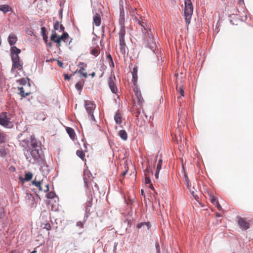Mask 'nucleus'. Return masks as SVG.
Instances as JSON below:
<instances>
[{"mask_svg":"<svg viewBox=\"0 0 253 253\" xmlns=\"http://www.w3.org/2000/svg\"><path fill=\"white\" fill-rule=\"evenodd\" d=\"M60 25L59 24V22L58 21L56 22L54 25V29L55 30H58L60 27Z\"/></svg>","mask_w":253,"mask_h":253,"instance_id":"e433bc0d","label":"nucleus"},{"mask_svg":"<svg viewBox=\"0 0 253 253\" xmlns=\"http://www.w3.org/2000/svg\"><path fill=\"white\" fill-rule=\"evenodd\" d=\"M21 52V50L15 46H12L10 48V55L12 62L18 61L20 60L19 54Z\"/></svg>","mask_w":253,"mask_h":253,"instance_id":"6e6552de","label":"nucleus"},{"mask_svg":"<svg viewBox=\"0 0 253 253\" xmlns=\"http://www.w3.org/2000/svg\"><path fill=\"white\" fill-rule=\"evenodd\" d=\"M184 4L185 20L186 24L189 25L193 12V6L191 0H185Z\"/></svg>","mask_w":253,"mask_h":253,"instance_id":"f03ea898","label":"nucleus"},{"mask_svg":"<svg viewBox=\"0 0 253 253\" xmlns=\"http://www.w3.org/2000/svg\"><path fill=\"white\" fill-rule=\"evenodd\" d=\"M251 28L253 30V27H251Z\"/></svg>","mask_w":253,"mask_h":253,"instance_id":"69168bd1","label":"nucleus"},{"mask_svg":"<svg viewBox=\"0 0 253 253\" xmlns=\"http://www.w3.org/2000/svg\"><path fill=\"white\" fill-rule=\"evenodd\" d=\"M149 187L152 190H154V187L153 186V185L151 183L150 184Z\"/></svg>","mask_w":253,"mask_h":253,"instance_id":"09e8293b","label":"nucleus"},{"mask_svg":"<svg viewBox=\"0 0 253 253\" xmlns=\"http://www.w3.org/2000/svg\"><path fill=\"white\" fill-rule=\"evenodd\" d=\"M127 8L129 10V14L132 17H136L137 12H136V8L135 7H132L130 5H128Z\"/></svg>","mask_w":253,"mask_h":253,"instance_id":"aec40b11","label":"nucleus"},{"mask_svg":"<svg viewBox=\"0 0 253 253\" xmlns=\"http://www.w3.org/2000/svg\"><path fill=\"white\" fill-rule=\"evenodd\" d=\"M64 79L65 80H70L71 79V77L69 76L68 74H64Z\"/></svg>","mask_w":253,"mask_h":253,"instance_id":"37998d69","label":"nucleus"},{"mask_svg":"<svg viewBox=\"0 0 253 253\" xmlns=\"http://www.w3.org/2000/svg\"><path fill=\"white\" fill-rule=\"evenodd\" d=\"M33 177V174L30 172H27L25 173V180L26 181H29Z\"/></svg>","mask_w":253,"mask_h":253,"instance_id":"bb28decb","label":"nucleus"},{"mask_svg":"<svg viewBox=\"0 0 253 253\" xmlns=\"http://www.w3.org/2000/svg\"><path fill=\"white\" fill-rule=\"evenodd\" d=\"M76 225L77 226L80 227L81 228H83L84 225V223L82 222L81 221H78L77 222Z\"/></svg>","mask_w":253,"mask_h":253,"instance_id":"4c0bfd02","label":"nucleus"},{"mask_svg":"<svg viewBox=\"0 0 253 253\" xmlns=\"http://www.w3.org/2000/svg\"><path fill=\"white\" fill-rule=\"evenodd\" d=\"M55 196H56V194L54 192H49L46 195V197L48 199H52L54 197H55Z\"/></svg>","mask_w":253,"mask_h":253,"instance_id":"473e14b6","label":"nucleus"},{"mask_svg":"<svg viewBox=\"0 0 253 253\" xmlns=\"http://www.w3.org/2000/svg\"><path fill=\"white\" fill-rule=\"evenodd\" d=\"M155 246H156V250H157V252L158 253H160V246H159V244L158 242H156V244H155Z\"/></svg>","mask_w":253,"mask_h":253,"instance_id":"58836bf2","label":"nucleus"},{"mask_svg":"<svg viewBox=\"0 0 253 253\" xmlns=\"http://www.w3.org/2000/svg\"><path fill=\"white\" fill-rule=\"evenodd\" d=\"M49 44V46H51L52 44H51V43H50Z\"/></svg>","mask_w":253,"mask_h":253,"instance_id":"0e129e2a","label":"nucleus"},{"mask_svg":"<svg viewBox=\"0 0 253 253\" xmlns=\"http://www.w3.org/2000/svg\"><path fill=\"white\" fill-rule=\"evenodd\" d=\"M133 90L134 92L135 96L137 97L139 104L141 105L143 103L144 100L142 96L141 91L138 88L137 84L136 85H134Z\"/></svg>","mask_w":253,"mask_h":253,"instance_id":"9b49d317","label":"nucleus"},{"mask_svg":"<svg viewBox=\"0 0 253 253\" xmlns=\"http://www.w3.org/2000/svg\"><path fill=\"white\" fill-rule=\"evenodd\" d=\"M127 170H126L125 171H124V172H123V173H122V175H123V176H124L126 174V173H127Z\"/></svg>","mask_w":253,"mask_h":253,"instance_id":"603ef678","label":"nucleus"},{"mask_svg":"<svg viewBox=\"0 0 253 253\" xmlns=\"http://www.w3.org/2000/svg\"><path fill=\"white\" fill-rule=\"evenodd\" d=\"M116 81L115 76H111L109 78L108 84L111 91L114 93H116L118 92V88L115 84V81Z\"/></svg>","mask_w":253,"mask_h":253,"instance_id":"1a4fd4ad","label":"nucleus"},{"mask_svg":"<svg viewBox=\"0 0 253 253\" xmlns=\"http://www.w3.org/2000/svg\"><path fill=\"white\" fill-rule=\"evenodd\" d=\"M176 89H177V91H178L179 92V93L180 94L181 96H184V89L182 86H179V87L177 86Z\"/></svg>","mask_w":253,"mask_h":253,"instance_id":"c756f323","label":"nucleus"},{"mask_svg":"<svg viewBox=\"0 0 253 253\" xmlns=\"http://www.w3.org/2000/svg\"><path fill=\"white\" fill-rule=\"evenodd\" d=\"M95 72H92L90 75L92 77V78H93L95 76Z\"/></svg>","mask_w":253,"mask_h":253,"instance_id":"8fccbe9b","label":"nucleus"},{"mask_svg":"<svg viewBox=\"0 0 253 253\" xmlns=\"http://www.w3.org/2000/svg\"><path fill=\"white\" fill-rule=\"evenodd\" d=\"M120 137L124 140H126L127 139V134L126 130H121L119 132Z\"/></svg>","mask_w":253,"mask_h":253,"instance_id":"b1692460","label":"nucleus"},{"mask_svg":"<svg viewBox=\"0 0 253 253\" xmlns=\"http://www.w3.org/2000/svg\"><path fill=\"white\" fill-rule=\"evenodd\" d=\"M12 169H13L14 170H15V168H14V167H13V168H12Z\"/></svg>","mask_w":253,"mask_h":253,"instance_id":"680f3d73","label":"nucleus"},{"mask_svg":"<svg viewBox=\"0 0 253 253\" xmlns=\"http://www.w3.org/2000/svg\"><path fill=\"white\" fill-rule=\"evenodd\" d=\"M5 214L4 209L0 207V218H2Z\"/></svg>","mask_w":253,"mask_h":253,"instance_id":"c9c22d12","label":"nucleus"},{"mask_svg":"<svg viewBox=\"0 0 253 253\" xmlns=\"http://www.w3.org/2000/svg\"><path fill=\"white\" fill-rule=\"evenodd\" d=\"M145 184H150L151 180L149 177L146 176L145 178Z\"/></svg>","mask_w":253,"mask_h":253,"instance_id":"ea45409f","label":"nucleus"},{"mask_svg":"<svg viewBox=\"0 0 253 253\" xmlns=\"http://www.w3.org/2000/svg\"><path fill=\"white\" fill-rule=\"evenodd\" d=\"M2 137V134L0 132V138L1 139Z\"/></svg>","mask_w":253,"mask_h":253,"instance_id":"bf43d9fd","label":"nucleus"},{"mask_svg":"<svg viewBox=\"0 0 253 253\" xmlns=\"http://www.w3.org/2000/svg\"><path fill=\"white\" fill-rule=\"evenodd\" d=\"M107 58L109 59V60H110V61L111 62L112 64H113V65H114V63H113V59H112V58L111 56V55H108L107 56Z\"/></svg>","mask_w":253,"mask_h":253,"instance_id":"c03bdc74","label":"nucleus"},{"mask_svg":"<svg viewBox=\"0 0 253 253\" xmlns=\"http://www.w3.org/2000/svg\"><path fill=\"white\" fill-rule=\"evenodd\" d=\"M59 28L60 29V32H64V31L65 28H64V27L61 24L60 25Z\"/></svg>","mask_w":253,"mask_h":253,"instance_id":"a18cd8bd","label":"nucleus"},{"mask_svg":"<svg viewBox=\"0 0 253 253\" xmlns=\"http://www.w3.org/2000/svg\"><path fill=\"white\" fill-rule=\"evenodd\" d=\"M49 190V186L48 184L45 185V187L42 191H43L44 192H46Z\"/></svg>","mask_w":253,"mask_h":253,"instance_id":"79ce46f5","label":"nucleus"},{"mask_svg":"<svg viewBox=\"0 0 253 253\" xmlns=\"http://www.w3.org/2000/svg\"><path fill=\"white\" fill-rule=\"evenodd\" d=\"M84 182L85 183V184L86 185L87 187H88V184H87V181L86 179L84 180Z\"/></svg>","mask_w":253,"mask_h":253,"instance_id":"4d7b16f0","label":"nucleus"},{"mask_svg":"<svg viewBox=\"0 0 253 253\" xmlns=\"http://www.w3.org/2000/svg\"><path fill=\"white\" fill-rule=\"evenodd\" d=\"M10 114L3 112L0 114V125L6 127H10L11 124L10 122L11 119Z\"/></svg>","mask_w":253,"mask_h":253,"instance_id":"39448f33","label":"nucleus"},{"mask_svg":"<svg viewBox=\"0 0 253 253\" xmlns=\"http://www.w3.org/2000/svg\"><path fill=\"white\" fill-rule=\"evenodd\" d=\"M23 69V63L19 60L18 61H15L12 62V71H14L16 69L21 70Z\"/></svg>","mask_w":253,"mask_h":253,"instance_id":"ddd939ff","label":"nucleus"},{"mask_svg":"<svg viewBox=\"0 0 253 253\" xmlns=\"http://www.w3.org/2000/svg\"><path fill=\"white\" fill-rule=\"evenodd\" d=\"M17 37L14 33H11L9 34L8 37V42L9 44L12 46L17 41Z\"/></svg>","mask_w":253,"mask_h":253,"instance_id":"4468645a","label":"nucleus"},{"mask_svg":"<svg viewBox=\"0 0 253 253\" xmlns=\"http://www.w3.org/2000/svg\"><path fill=\"white\" fill-rule=\"evenodd\" d=\"M93 23L96 26H99L101 24V19L100 15L98 13H96L93 15Z\"/></svg>","mask_w":253,"mask_h":253,"instance_id":"f3484780","label":"nucleus"},{"mask_svg":"<svg viewBox=\"0 0 253 253\" xmlns=\"http://www.w3.org/2000/svg\"><path fill=\"white\" fill-rule=\"evenodd\" d=\"M100 52V48L98 46H97L96 47L90 50V53L91 54L97 56H98Z\"/></svg>","mask_w":253,"mask_h":253,"instance_id":"5701e85b","label":"nucleus"},{"mask_svg":"<svg viewBox=\"0 0 253 253\" xmlns=\"http://www.w3.org/2000/svg\"><path fill=\"white\" fill-rule=\"evenodd\" d=\"M58 64L59 65V66H60V67H63V63L60 61H58Z\"/></svg>","mask_w":253,"mask_h":253,"instance_id":"de8ad7c7","label":"nucleus"},{"mask_svg":"<svg viewBox=\"0 0 253 253\" xmlns=\"http://www.w3.org/2000/svg\"><path fill=\"white\" fill-rule=\"evenodd\" d=\"M18 89L19 90V94L22 98L25 97L31 94V92L26 91L23 86L18 87Z\"/></svg>","mask_w":253,"mask_h":253,"instance_id":"2eb2a0df","label":"nucleus"},{"mask_svg":"<svg viewBox=\"0 0 253 253\" xmlns=\"http://www.w3.org/2000/svg\"><path fill=\"white\" fill-rule=\"evenodd\" d=\"M66 131L70 138L72 139H74L76 137V134L74 130L71 127H67L66 128Z\"/></svg>","mask_w":253,"mask_h":253,"instance_id":"412c9836","label":"nucleus"},{"mask_svg":"<svg viewBox=\"0 0 253 253\" xmlns=\"http://www.w3.org/2000/svg\"><path fill=\"white\" fill-rule=\"evenodd\" d=\"M10 253H19V252L16 250H14L12 251Z\"/></svg>","mask_w":253,"mask_h":253,"instance_id":"864d4df0","label":"nucleus"},{"mask_svg":"<svg viewBox=\"0 0 253 253\" xmlns=\"http://www.w3.org/2000/svg\"><path fill=\"white\" fill-rule=\"evenodd\" d=\"M43 40H44L45 42H46L47 41V37H43Z\"/></svg>","mask_w":253,"mask_h":253,"instance_id":"5fc2aeb1","label":"nucleus"},{"mask_svg":"<svg viewBox=\"0 0 253 253\" xmlns=\"http://www.w3.org/2000/svg\"><path fill=\"white\" fill-rule=\"evenodd\" d=\"M77 155L80 157L82 160L84 159L85 155L84 152L82 150H78L76 152Z\"/></svg>","mask_w":253,"mask_h":253,"instance_id":"a878e982","label":"nucleus"},{"mask_svg":"<svg viewBox=\"0 0 253 253\" xmlns=\"http://www.w3.org/2000/svg\"><path fill=\"white\" fill-rule=\"evenodd\" d=\"M12 169H13L14 170H15V168H14V167H13V168H12Z\"/></svg>","mask_w":253,"mask_h":253,"instance_id":"052dcab7","label":"nucleus"},{"mask_svg":"<svg viewBox=\"0 0 253 253\" xmlns=\"http://www.w3.org/2000/svg\"><path fill=\"white\" fill-rule=\"evenodd\" d=\"M162 160L160 159L158 161V163L157 165V171H160L162 168Z\"/></svg>","mask_w":253,"mask_h":253,"instance_id":"7c9ffc66","label":"nucleus"},{"mask_svg":"<svg viewBox=\"0 0 253 253\" xmlns=\"http://www.w3.org/2000/svg\"><path fill=\"white\" fill-rule=\"evenodd\" d=\"M210 201H211V203L214 205L216 204H217V202H218L217 200V199H216V198L215 197V196H214L213 195H210Z\"/></svg>","mask_w":253,"mask_h":253,"instance_id":"c85d7f7f","label":"nucleus"},{"mask_svg":"<svg viewBox=\"0 0 253 253\" xmlns=\"http://www.w3.org/2000/svg\"><path fill=\"white\" fill-rule=\"evenodd\" d=\"M184 183L186 185L187 187L189 189V190L191 191V193L193 196L194 197V199L196 200H198L199 198L198 195L195 194V192L194 191L192 190L191 189V184L189 182V179L188 176L186 175H184Z\"/></svg>","mask_w":253,"mask_h":253,"instance_id":"f8f14e48","label":"nucleus"},{"mask_svg":"<svg viewBox=\"0 0 253 253\" xmlns=\"http://www.w3.org/2000/svg\"><path fill=\"white\" fill-rule=\"evenodd\" d=\"M159 172H160V171H157V170H156V173H155V177H156V179H158V178H159Z\"/></svg>","mask_w":253,"mask_h":253,"instance_id":"49530a36","label":"nucleus"},{"mask_svg":"<svg viewBox=\"0 0 253 253\" xmlns=\"http://www.w3.org/2000/svg\"><path fill=\"white\" fill-rule=\"evenodd\" d=\"M216 217H220V216H221V215L220 213L217 212L216 213Z\"/></svg>","mask_w":253,"mask_h":253,"instance_id":"3c124183","label":"nucleus"},{"mask_svg":"<svg viewBox=\"0 0 253 253\" xmlns=\"http://www.w3.org/2000/svg\"><path fill=\"white\" fill-rule=\"evenodd\" d=\"M125 35L126 28L125 26L123 25L121 26L119 32L120 49L122 54H125L126 53V44L125 41Z\"/></svg>","mask_w":253,"mask_h":253,"instance_id":"20e7f679","label":"nucleus"},{"mask_svg":"<svg viewBox=\"0 0 253 253\" xmlns=\"http://www.w3.org/2000/svg\"><path fill=\"white\" fill-rule=\"evenodd\" d=\"M238 223L240 227L244 230H247L250 228V223L247 221L245 218L238 217Z\"/></svg>","mask_w":253,"mask_h":253,"instance_id":"9d476101","label":"nucleus"},{"mask_svg":"<svg viewBox=\"0 0 253 253\" xmlns=\"http://www.w3.org/2000/svg\"><path fill=\"white\" fill-rule=\"evenodd\" d=\"M43 183V180L42 181H37L36 180V177L35 180L33 181L32 184L35 185L36 187L39 188L40 191H42V188L41 185Z\"/></svg>","mask_w":253,"mask_h":253,"instance_id":"4be33fe9","label":"nucleus"},{"mask_svg":"<svg viewBox=\"0 0 253 253\" xmlns=\"http://www.w3.org/2000/svg\"><path fill=\"white\" fill-rule=\"evenodd\" d=\"M85 107L88 116H90L92 120H95L93 112L96 107L95 104L90 101L87 100L85 101Z\"/></svg>","mask_w":253,"mask_h":253,"instance_id":"423d86ee","label":"nucleus"},{"mask_svg":"<svg viewBox=\"0 0 253 253\" xmlns=\"http://www.w3.org/2000/svg\"><path fill=\"white\" fill-rule=\"evenodd\" d=\"M7 154V151L4 148L0 149V155L2 157L5 156Z\"/></svg>","mask_w":253,"mask_h":253,"instance_id":"72a5a7b5","label":"nucleus"},{"mask_svg":"<svg viewBox=\"0 0 253 253\" xmlns=\"http://www.w3.org/2000/svg\"><path fill=\"white\" fill-rule=\"evenodd\" d=\"M20 145L26 149V152L24 155L27 160L29 159L30 154L35 160H37L40 158L39 150L38 148V143L34 136H31L30 139H24L20 141Z\"/></svg>","mask_w":253,"mask_h":253,"instance_id":"f257e3e1","label":"nucleus"},{"mask_svg":"<svg viewBox=\"0 0 253 253\" xmlns=\"http://www.w3.org/2000/svg\"><path fill=\"white\" fill-rule=\"evenodd\" d=\"M68 38L69 35L67 32H64L62 35L59 36L55 31H52L50 39L52 42L56 43L57 46L59 47L61 46V42L63 41L66 42Z\"/></svg>","mask_w":253,"mask_h":253,"instance_id":"7ed1b4c3","label":"nucleus"},{"mask_svg":"<svg viewBox=\"0 0 253 253\" xmlns=\"http://www.w3.org/2000/svg\"><path fill=\"white\" fill-rule=\"evenodd\" d=\"M217 208V209L219 210V211H221L222 210V207L220 206V205L219 204V202H218L217 204H216L215 205Z\"/></svg>","mask_w":253,"mask_h":253,"instance_id":"a19ab883","label":"nucleus"},{"mask_svg":"<svg viewBox=\"0 0 253 253\" xmlns=\"http://www.w3.org/2000/svg\"><path fill=\"white\" fill-rule=\"evenodd\" d=\"M114 120L116 124H121L122 123V116L121 113L118 111L114 116Z\"/></svg>","mask_w":253,"mask_h":253,"instance_id":"a211bd4d","label":"nucleus"},{"mask_svg":"<svg viewBox=\"0 0 253 253\" xmlns=\"http://www.w3.org/2000/svg\"><path fill=\"white\" fill-rule=\"evenodd\" d=\"M141 193H142V194H143V190H141Z\"/></svg>","mask_w":253,"mask_h":253,"instance_id":"e2e57ef3","label":"nucleus"},{"mask_svg":"<svg viewBox=\"0 0 253 253\" xmlns=\"http://www.w3.org/2000/svg\"><path fill=\"white\" fill-rule=\"evenodd\" d=\"M43 228L48 231L50 230L51 229L50 224L49 223L43 224Z\"/></svg>","mask_w":253,"mask_h":253,"instance_id":"f704fd0d","label":"nucleus"},{"mask_svg":"<svg viewBox=\"0 0 253 253\" xmlns=\"http://www.w3.org/2000/svg\"><path fill=\"white\" fill-rule=\"evenodd\" d=\"M42 30L43 32V33H44V31L45 30V28L44 27H42Z\"/></svg>","mask_w":253,"mask_h":253,"instance_id":"6e6d98bb","label":"nucleus"},{"mask_svg":"<svg viewBox=\"0 0 253 253\" xmlns=\"http://www.w3.org/2000/svg\"><path fill=\"white\" fill-rule=\"evenodd\" d=\"M0 10L4 13H6L9 11H12V9L7 4H2L0 5Z\"/></svg>","mask_w":253,"mask_h":253,"instance_id":"6ab92c4d","label":"nucleus"},{"mask_svg":"<svg viewBox=\"0 0 253 253\" xmlns=\"http://www.w3.org/2000/svg\"><path fill=\"white\" fill-rule=\"evenodd\" d=\"M135 19L136 21L137 22V24H139L141 27V31L143 33V34L146 35V33L148 34V36L149 38V39L151 40H153V36L152 35L149 36V33L148 32V30L146 28V27L147 26L146 24L145 23H144L142 21V17L139 16L135 17Z\"/></svg>","mask_w":253,"mask_h":253,"instance_id":"0eeeda50","label":"nucleus"},{"mask_svg":"<svg viewBox=\"0 0 253 253\" xmlns=\"http://www.w3.org/2000/svg\"><path fill=\"white\" fill-rule=\"evenodd\" d=\"M82 70H85V69L84 67L81 68V69L78 71V73H79L81 75H82L84 78H87V73L82 72Z\"/></svg>","mask_w":253,"mask_h":253,"instance_id":"2f4dec72","label":"nucleus"},{"mask_svg":"<svg viewBox=\"0 0 253 253\" xmlns=\"http://www.w3.org/2000/svg\"><path fill=\"white\" fill-rule=\"evenodd\" d=\"M36 252H37V251L34 250V251L32 252L31 253H35Z\"/></svg>","mask_w":253,"mask_h":253,"instance_id":"13d9d810","label":"nucleus"},{"mask_svg":"<svg viewBox=\"0 0 253 253\" xmlns=\"http://www.w3.org/2000/svg\"><path fill=\"white\" fill-rule=\"evenodd\" d=\"M144 226H147V229L148 230H149L150 228V224L149 222H141L139 224H138L137 225V228L139 229V228L143 227Z\"/></svg>","mask_w":253,"mask_h":253,"instance_id":"393cba45","label":"nucleus"},{"mask_svg":"<svg viewBox=\"0 0 253 253\" xmlns=\"http://www.w3.org/2000/svg\"><path fill=\"white\" fill-rule=\"evenodd\" d=\"M137 67H134L133 68L132 71V82L133 83V85H136L137 84Z\"/></svg>","mask_w":253,"mask_h":253,"instance_id":"dca6fc26","label":"nucleus"},{"mask_svg":"<svg viewBox=\"0 0 253 253\" xmlns=\"http://www.w3.org/2000/svg\"><path fill=\"white\" fill-rule=\"evenodd\" d=\"M83 86L84 83L82 82H79L76 84V88L79 90H82Z\"/></svg>","mask_w":253,"mask_h":253,"instance_id":"cd10ccee","label":"nucleus"}]
</instances>
